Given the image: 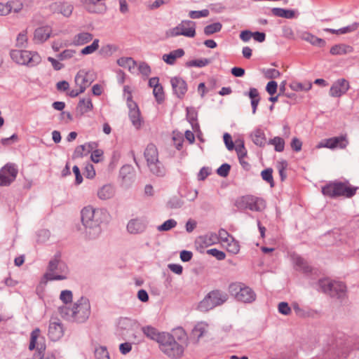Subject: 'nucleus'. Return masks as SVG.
Segmentation results:
<instances>
[{
  "label": "nucleus",
  "mask_w": 359,
  "mask_h": 359,
  "mask_svg": "<svg viewBox=\"0 0 359 359\" xmlns=\"http://www.w3.org/2000/svg\"><path fill=\"white\" fill-rule=\"evenodd\" d=\"M224 142L228 150L231 151L234 149V144L230 134L226 133L224 135Z\"/></svg>",
  "instance_id": "obj_61"
},
{
  "label": "nucleus",
  "mask_w": 359,
  "mask_h": 359,
  "mask_svg": "<svg viewBox=\"0 0 359 359\" xmlns=\"http://www.w3.org/2000/svg\"><path fill=\"white\" fill-rule=\"evenodd\" d=\"M280 73L276 69H267L264 70V76L268 79H276L279 77Z\"/></svg>",
  "instance_id": "obj_58"
},
{
  "label": "nucleus",
  "mask_w": 359,
  "mask_h": 359,
  "mask_svg": "<svg viewBox=\"0 0 359 359\" xmlns=\"http://www.w3.org/2000/svg\"><path fill=\"white\" fill-rule=\"evenodd\" d=\"M158 343L161 351L170 358H179L183 355L184 347L169 333L163 332Z\"/></svg>",
  "instance_id": "obj_4"
},
{
  "label": "nucleus",
  "mask_w": 359,
  "mask_h": 359,
  "mask_svg": "<svg viewBox=\"0 0 359 359\" xmlns=\"http://www.w3.org/2000/svg\"><path fill=\"white\" fill-rule=\"evenodd\" d=\"M153 94L155 97L156 102L158 104L162 103L165 100V94L163 88L161 85L157 86L153 89Z\"/></svg>",
  "instance_id": "obj_47"
},
{
  "label": "nucleus",
  "mask_w": 359,
  "mask_h": 359,
  "mask_svg": "<svg viewBox=\"0 0 359 359\" xmlns=\"http://www.w3.org/2000/svg\"><path fill=\"white\" fill-rule=\"evenodd\" d=\"M278 311L283 315H289L291 313V309L287 302H280L278 304Z\"/></svg>",
  "instance_id": "obj_60"
},
{
  "label": "nucleus",
  "mask_w": 359,
  "mask_h": 359,
  "mask_svg": "<svg viewBox=\"0 0 359 359\" xmlns=\"http://www.w3.org/2000/svg\"><path fill=\"white\" fill-rule=\"evenodd\" d=\"M140 72L146 76H148L151 74V68L146 62H141L139 65Z\"/></svg>",
  "instance_id": "obj_64"
},
{
  "label": "nucleus",
  "mask_w": 359,
  "mask_h": 359,
  "mask_svg": "<svg viewBox=\"0 0 359 359\" xmlns=\"http://www.w3.org/2000/svg\"><path fill=\"white\" fill-rule=\"evenodd\" d=\"M170 83L173 93L178 98H182L187 91L186 81L180 77L175 76L171 79Z\"/></svg>",
  "instance_id": "obj_21"
},
{
  "label": "nucleus",
  "mask_w": 359,
  "mask_h": 359,
  "mask_svg": "<svg viewBox=\"0 0 359 359\" xmlns=\"http://www.w3.org/2000/svg\"><path fill=\"white\" fill-rule=\"evenodd\" d=\"M96 359H110L109 352L105 346H99L95 350Z\"/></svg>",
  "instance_id": "obj_46"
},
{
  "label": "nucleus",
  "mask_w": 359,
  "mask_h": 359,
  "mask_svg": "<svg viewBox=\"0 0 359 359\" xmlns=\"http://www.w3.org/2000/svg\"><path fill=\"white\" fill-rule=\"evenodd\" d=\"M60 313L62 317L72 322L79 323L86 322L90 315V304L86 297H80L71 308L67 306L60 307Z\"/></svg>",
  "instance_id": "obj_2"
},
{
  "label": "nucleus",
  "mask_w": 359,
  "mask_h": 359,
  "mask_svg": "<svg viewBox=\"0 0 359 359\" xmlns=\"http://www.w3.org/2000/svg\"><path fill=\"white\" fill-rule=\"evenodd\" d=\"M350 88L349 82L345 79H339L333 83L330 89V95L333 97H339L346 93Z\"/></svg>",
  "instance_id": "obj_18"
},
{
  "label": "nucleus",
  "mask_w": 359,
  "mask_h": 359,
  "mask_svg": "<svg viewBox=\"0 0 359 359\" xmlns=\"http://www.w3.org/2000/svg\"><path fill=\"white\" fill-rule=\"evenodd\" d=\"M147 226V223L145 219L137 217L129 220L127 231L131 234H138L144 232Z\"/></svg>",
  "instance_id": "obj_20"
},
{
  "label": "nucleus",
  "mask_w": 359,
  "mask_h": 359,
  "mask_svg": "<svg viewBox=\"0 0 359 359\" xmlns=\"http://www.w3.org/2000/svg\"><path fill=\"white\" fill-rule=\"evenodd\" d=\"M210 60L207 58H201L196 60H189L186 62L185 65L187 67H203L210 63Z\"/></svg>",
  "instance_id": "obj_38"
},
{
  "label": "nucleus",
  "mask_w": 359,
  "mask_h": 359,
  "mask_svg": "<svg viewBox=\"0 0 359 359\" xmlns=\"http://www.w3.org/2000/svg\"><path fill=\"white\" fill-rule=\"evenodd\" d=\"M57 8L64 16L69 17L73 11V6L69 3H60L57 5Z\"/></svg>",
  "instance_id": "obj_41"
},
{
  "label": "nucleus",
  "mask_w": 359,
  "mask_h": 359,
  "mask_svg": "<svg viewBox=\"0 0 359 359\" xmlns=\"http://www.w3.org/2000/svg\"><path fill=\"white\" fill-rule=\"evenodd\" d=\"M50 233L47 229H40L36 233V242L38 243H44L48 241Z\"/></svg>",
  "instance_id": "obj_42"
},
{
  "label": "nucleus",
  "mask_w": 359,
  "mask_h": 359,
  "mask_svg": "<svg viewBox=\"0 0 359 359\" xmlns=\"http://www.w3.org/2000/svg\"><path fill=\"white\" fill-rule=\"evenodd\" d=\"M115 188L111 184L102 186L97 191V196L101 200L111 198L115 194Z\"/></svg>",
  "instance_id": "obj_28"
},
{
  "label": "nucleus",
  "mask_w": 359,
  "mask_h": 359,
  "mask_svg": "<svg viewBox=\"0 0 359 359\" xmlns=\"http://www.w3.org/2000/svg\"><path fill=\"white\" fill-rule=\"evenodd\" d=\"M11 60L18 65L34 67L41 62L40 55L36 51L26 50H11Z\"/></svg>",
  "instance_id": "obj_6"
},
{
  "label": "nucleus",
  "mask_w": 359,
  "mask_h": 359,
  "mask_svg": "<svg viewBox=\"0 0 359 359\" xmlns=\"http://www.w3.org/2000/svg\"><path fill=\"white\" fill-rule=\"evenodd\" d=\"M60 299L63 303L66 304L71 303L73 299V294L71 290H62L60 293Z\"/></svg>",
  "instance_id": "obj_52"
},
{
  "label": "nucleus",
  "mask_w": 359,
  "mask_h": 359,
  "mask_svg": "<svg viewBox=\"0 0 359 359\" xmlns=\"http://www.w3.org/2000/svg\"><path fill=\"white\" fill-rule=\"evenodd\" d=\"M317 286L318 290L332 297L342 298L346 292V287L344 283L330 280L328 278L320 279L318 281Z\"/></svg>",
  "instance_id": "obj_9"
},
{
  "label": "nucleus",
  "mask_w": 359,
  "mask_h": 359,
  "mask_svg": "<svg viewBox=\"0 0 359 359\" xmlns=\"http://www.w3.org/2000/svg\"><path fill=\"white\" fill-rule=\"evenodd\" d=\"M48 335L50 340L56 341L64 335V327L61 322L57 319L50 321Z\"/></svg>",
  "instance_id": "obj_19"
},
{
  "label": "nucleus",
  "mask_w": 359,
  "mask_h": 359,
  "mask_svg": "<svg viewBox=\"0 0 359 359\" xmlns=\"http://www.w3.org/2000/svg\"><path fill=\"white\" fill-rule=\"evenodd\" d=\"M277 88V82H276L275 81H271L267 83L266 90L269 95H273L276 93Z\"/></svg>",
  "instance_id": "obj_63"
},
{
  "label": "nucleus",
  "mask_w": 359,
  "mask_h": 359,
  "mask_svg": "<svg viewBox=\"0 0 359 359\" xmlns=\"http://www.w3.org/2000/svg\"><path fill=\"white\" fill-rule=\"evenodd\" d=\"M184 54V50L182 48H177L172 50L168 54H164L162 59L168 65H173L176 60L183 57Z\"/></svg>",
  "instance_id": "obj_26"
},
{
  "label": "nucleus",
  "mask_w": 359,
  "mask_h": 359,
  "mask_svg": "<svg viewBox=\"0 0 359 359\" xmlns=\"http://www.w3.org/2000/svg\"><path fill=\"white\" fill-rule=\"evenodd\" d=\"M290 87L292 90L299 91V90H309L312 87V83L311 82H306L304 83L299 82H293L291 83Z\"/></svg>",
  "instance_id": "obj_43"
},
{
  "label": "nucleus",
  "mask_w": 359,
  "mask_h": 359,
  "mask_svg": "<svg viewBox=\"0 0 359 359\" xmlns=\"http://www.w3.org/2000/svg\"><path fill=\"white\" fill-rule=\"evenodd\" d=\"M39 334H40V330L39 328L34 329L31 332L30 342H29V350H34V348L37 349V346L41 345V344H38L36 346V340L39 336Z\"/></svg>",
  "instance_id": "obj_45"
},
{
  "label": "nucleus",
  "mask_w": 359,
  "mask_h": 359,
  "mask_svg": "<svg viewBox=\"0 0 359 359\" xmlns=\"http://www.w3.org/2000/svg\"><path fill=\"white\" fill-rule=\"evenodd\" d=\"M218 243L217 234L214 232H208L196 238L195 245L197 249L205 248Z\"/></svg>",
  "instance_id": "obj_17"
},
{
  "label": "nucleus",
  "mask_w": 359,
  "mask_h": 359,
  "mask_svg": "<svg viewBox=\"0 0 359 359\" xmlns=\"http://www.w3.org/2000/svg\"><path fill=\"white\" fill-rule=\"evenodd\" d=\"M129 118L132 124L136 128H139L141 126L140 112L136 104L133 108H130L129 111Z\"/></svg>",
  "instance_id": "obj_32"
},
{
  "label": "nucleus",
  "mask_w": 359,
  "mask_h": 359,
  "mask_svg": "<svg viewBox=\"0 0 359 359\" xmlns=\"http://www.w3.org/2000/svg\"><path fill=\"white\" fill-rule=\"evenodd\" d=\"M18 170L14 163H7L0 170V186H8L16 178Z\"/></svg>",
  "instance_id": "obj_13"
},
{
  "label": "nucleus",
  "mask_w": 359,
  "mask_h": 359,
  "mask_svg": "<svg viewBox=\"0 0 359 359\" xmlns=\"http://www.w3.org/2000/svg\"><path fill=\"white\" fill-rule=\"evenodd\" d=\"M359 27V22H353V24L339 29L340 34H345L355 32Z\"/></svg>",
  "instance_id": "obj_57"
},
{
  "label": "nucleus",
  "mask_w": 359,
  "mask_h": 359,
  "mask_svg": "<svg viewBox=\"0 0 359 359\" xmlns=\"http://www.w3.org/2000/svg\"><path fill=\"white\" fill-rule=\"evenodd\" d=\"M177 222L173 219H170L164 222L161 225L158 226L157 229L159 231H168L177 226Z\"/></svg>",
  "instance_id": "obj_44"
},
{
  "label": "nucleus",
  "mask_w": 359,
  "mask_h": 359,
  "mask_svg": "<svg viewBox=\"0 0 359 359\" xmlns=\"http://www.w3.org/2000/svg\"><path fill=\"white\" fill-rule=\"evenodd\" d=\"M358 187L351 185L348 180L330 181L321 188L322 194L330 198L344 197L350 198L355 195Z\"/></svg>",
  "instance_id": "obj_3"
},
{
  "label": "nucleus",
  "mask_w": 359,
  "mask_h": 359,
  "mask_svg": "<svg viewBox=\"0 0 359 359\" xmlns=\"http://www.w3.org/2000/svg\"><path fill=\"white\" fill-rule=\"evenodd\" d=\"M68 272V267L61 260L60 255H56L50 260L44 278L47 280H65L67 278Z\"/></svg>",
  "instance_id": "obj_5"
},
{
  "label": "nucleus",
  "mask_w": 359,
  "mask_h": 359,
  "mask_svg": "<svg viewBox=\"0 0 359 359\" xmlns=\"http://www.w3.org/2000/svg\"><path fill=\"white\" fill-rule=\"evenodd\" d=\"M207 253L215 257L219 261L224 260L226 257V254L223 251L219 250L216 248H212L207 250Z\"/></svg>",
  "instance_id": "obj_53"
},
{
  "label": "nucleus",
  "mask_w": 359,
  "mask_h": 359,
  "mask_svg": "<svg viewBox=\"0 0 359 359\" xmlns=\"http://www.w3.org/2000/svg\"><path fill=\"white\" fill-rule=\"evenodd\" d=\"M99 48V40L95 39L93 42L89 45L83 48L81 50V53L82 55H88L94 53Z\"/></svg>",
  "instance_id": "obj_48"
},
{
  "label": "nucleus",
  "mask_w": 359,
  "mask_h": 359,
  "mask_svg": "<svg viewBox=\"0 0 359 359\" xmlns=\"http://www.w3.org/2000/svg\"><path fill=\"white\" fill-rule=\"evenodd\" d=\"M301 38L302 40L310 43L311 45L320 48L324 47L326 45V42L324 39L318 38L309 32L302 33L301 35Z\"/></svg>",
  "instance_id": "obj_27"
},
{
  "label": "nucleus",
  "mask_w": 359,
  "mask_h": 359,
  "mask_svg": "<svg viewBox=\"0 0 359 359\" xmlns=\"http://www.w3.org/2000/svg\"><path fill=\"white\" fill-rule=\"evenodd\" d=\"M205 332V326L201 323L196 325L192 330V334L197 339H199Z\"/></svg>",
  "instance_id": "obj_51"
},
{
  "label": "nucleus",
  "mask_w": 359,
  "mask_h": 359,
  "mask_svg": "<svg viewBox=\"0 0 359 359\" xmlns=\"http://www.w3.org/2000/svg\"><path fill=\"white\" fill-rule=\"evenodd\" d=\"M209 15V11L208 9H203L201 11H191L189 13V18L191 19H198L201 18L207 17Z\"/></svg>",
  "instance_id": "obj_50"
},
{
  "label": "nucleus",
  "mask_w": 359,
  "mask_h": 359,
  "mask_svg": "<svg viewBox=\"0 0 359 359\" xmlns=\"http://www.w3.org/2000/svg\"><path fill=\"white\" fill-rule=\"evenodd\" d=\"M144 154L150 171L158 177H163L166 170L158 160V152L156 147L154 144H148Z\"/></svg>",
  "instance_id": "obj_8"
},
{
  "label": "nucleus",
  "mask_w": 359,
  "mask_h": 359,
  "mask_svg": "<svg viewBox=\"0 0 359 359\" xmlns=\"http://www.w3.org/2000/svg\"><path fill=\"white\" fill-rule=\"evenodd\" d=\"M81 215L86 236L90 239L97 238L102 232L101 224L108 218L107 211L103 208H94L88 205L81 210Z\"/></svg>",
  "instance_id": "obj_1"
},
{
  "label": "nucleus",
  "mask_w": 359,
  "mask_h": 359,
  "mask_svg": "<svg viewBox=\"0 0 359 359\" xmlns=\"http://www.w3.org/2000/svg\"><path fill=\"white\" fill-rule=\"evenodd\" d=\"M143 334L149 339L158 342L160 337L162 336L163 332H158V330L151 326H143L141 328Z\"/></svg>",
  "instance_id": "obj_29"
},
{
  "label": "nucleus",
  "mask_w": 359,
  "mask_h": 359,
  "mask_svg": "<svg viewBox=\"0 0 359 359\" xmlns=\"http://www.w3.org/2000/svg\"><path fill=\"white\" fill-rule=\"evenodd\" d=\"M261 176L263 180L268 182L271 187L274 186V181L273 178V169L272 168H266L262 171Z\"/></svg>",
  "instance_id": "obj_40"
},
{
  "label": "nucleus",
  "mask_w": 359,
  "mask_h": 359,
  "mask_svg": "<svg viewBox=\"0 0 359 359\" xmlns=\"http://www.w3.org/2000/svg\"><path fill=\"white\" fill-rule=\"evenodd\" d=\"M95 75L92 72L80 70L76 75L74 81L76 87L83 88V91L93 82Z\"/></svg>",
  "instance_id": "obj_16"
},
{
  "label": "nucleus",
  "mask_w": 359,
  "mask_h": 359,
  "mask_svg": "<svg viewBox=\"0 0 359 359\" xmlns=\"http://www.w3.org/2000/svg\"><path fill=\"white\" fill-rule=\"evenodd\" d=\"M231 170V165L228 163H223L220 167L217 170V173L218 175L222 177H226L229 175Z\"/></svg>",
  "instance_id": "obj_55"
},
{
  "label": "nucleus",
  "mask_w": 359,
  "mask_h": 359,
  "mask_svg": "<svg viewBox=\"0 0 359 359\" xmlns=\"http://www.w3.org/2000/svg\"><path fill=\"white\" fill-rule=\"evenodd\" d=\"M227 300V294L219 290L210 292L199 303L198 309L201 311H208L217 306H220Z\"/></svg>",
  "instance_id": "obj_11"
},
{
  "label": "nucleus",
  "mask_w": 359,
  "mask_h": 359,
  "mask_svg": "<svg viewBox=\"0 0 359 359\" xmlns=\"http://www.w3.org/2000/svg\"><path fill=\"white\" fill-rule=\"evenodd\" d=\"M251 139L255 144L264 147L266 143V138L264 131L261 128H255L250 135Z\"/></svg>",
  "instance_id": "obj_25"
},
{
  "label": "nucleus",
  "mask_w": 359,
  "mask_h": 359,
  "mask_svg": "<svg viewBox=\"0 0 359 359\" xmlns=\"http://www.w3.org/2000/svg\"><path fill=\"white\" fill-rule=\"evenodd\" d=\"M93 39V35L88 32H81L74 36V42L76 45H83Z\"/></svg>",
  "instance_id": "obj_34"
},
{
  "label": "nucleus",
  "mask_w": 359,
  "mask_h": 359,
  "mask_svg": "<svg viewBox=\"0 0 359 359\" xmlns=\"http://www.w3.org/2000/svg\"><path fill=\"white\" fill-rule=\"evenodd\" d=\"M222 28V25L220 22H214L204 27V34L206 36H210L215 33L220 32Z\"/></svg>",
  "instance_id": "obj_37"
},
{
  "label": "nucleus",
  "mask_w": 359,
  "mask_h": 359,
  "mask_svg": "<svg viewBox=\"0 0 359 359\" xmlns=\"http://www.w3.org/2000/svg\"><path fill=\"white\" fill-rule=\"evenodd\" d=\"M240 163L243 164V158L247 155V151L245 148L244 144L242 142L241 144H238L235 148Z\"/></svg>",
  "instance_id": "obj_54"
},
{
  "label": "nucleus",
  "mask_w": 359,
  "mask_h": 359,
  "mask_svg": "<svg viewBox=\"0 0 359 359\" xmlns=\"http://www.w3.org/2000/svg\"><path fill=\"white\" fill-rule=\"evenodd\" d=\"M234 205L239 211L250 210L255 212H262L266 206V201L262 198L252 195L238 197L236 199Z\"/></svg>",
  "instance_id": "obj_7"
},
{
  "label": "nucleus",
  "mask_w": 359,
  "mask_h": 359,
  "mask_svg": "<svg viewBox=\"0 0 359 359\" xmlns=\"http://www.w3.org/2000/svg\"><path fill=\"white\" fill-rule=\"evenodd\" d=\"M117 64L123 68L128 69L131 72L133 69H135L137 62L132 57H121L117 60Z\"/></svg>",
  "instance_id": "obj_35"
},
{
  "label": "nucleus",
  "mask_w": 359,
  "mask_h": 359,
  "mask_svg": "<svg viewBox=\"0 0 359 359\" xmlns=\"http://www.w3.org/2000/svg\"><path fill=\"white\" fill-rule=\"evenodd\" d=\"M75 53H76L75 50L67 49V50H65L64 51H62V53H60L57 55V58L60 60H67V59L72 58L74 55Z\"/></svg>",
  "instance_id": "obj_59"
},
{
  "label": "nucleus",
  "mask_w": 359,
  "mask_h": 359,
  "mask_svg": "<svg viewBox=\"0 0 359 359\" xmlns=\"http://www.w3.org/2000/svg\"><path fill=\"white\" fill-rule=\"evenodd\" d=\"M168 34L175 37L180 35L187 37H194L196 35V23L191 20H182L177 26L170 29Z\"/></svg>",
  "instance_id": "obj_12"
},
{
  "label": "nucleus",
  "mask_w": 359,
  "mask_h": 359,
  "mask_svg": "<svg viewBox=\"0 0 359 359\" xmlns=\"http://www.w3.org/2000/svg\"><path fill=\"white\" fill-rule=\"evenodd\" d=\"M119 176L122 179L123 183L126 184H130L135 177L133 167L130 165H123L120 169Z\"/></svg>",
  "instance_id": "obj_24"
},
{
  "label": "nucleus",
  "mask_w": 359,
  "mask_h": 359,
  "mask_svg": "<svg viewBox=\"0 0 359 359\" xmlns=\"http://www.w3.org/2000/svg\"><path fill=\"white\" fill-rule=\"evenodd\" d=\"M52 33V29L49 26L38 27L34 33L33 41L35 43H43L47 41Z\"/></svg>",
  "instance_id": "obj_22"
},
{
  "label": "nucleus",
  "mask_w": 359,
  "mask_h": 359,
  "mask_svg": "<svg viewBox=\"0 0 359 359\" xmlns=\"http://www.w3.org/2000/svg\"><path fill=\"white\" fill-rule=\"evenodd\" d=\"M268 144L273 145L275 151L278 152H282L285 148V141L280 137H275L273 139H270Z\"/></svg>",
  "instance_id": "obj_36"
},
{
  "label": "nucleus",
  "mask_w": 359,
  "mask_h": 359,
  "mask_svg": "<svg viewBox=\"0 0 359 359\" xmlns=\"http://www.w3.org/2000/svg\"><path fill=\"white\" fill-rule=\"evenodd\" d=\"M45 349V345L38 346L37 353L35 354V358H39V359H55V356L53 354H48L47 357L44 358L43 355Z\"/></svg>",
  "instance_id": "obj_56"
},
{
  "label": "nucleus",
  "mask_w": 359,
  "mask_h": 359,
  "mask_svg": "<svg viewBox=\"0 0 359 359\" xmlns=\"http://www.w3.org/2000/svg\"><path fill=\"white\" fill-rule=\"evenodd\" d=\"M93 107L90 97L81 99L77 106V111L83 115L92 110Z\"/></svg>",
  "instance_id": "obj_31"
},
{
  "label": "nucleus",
  "mask_w": 359,
  "mask_h": 359,
  "mask_svg": "<svg viewBox=\"0 0 359 359\" xmlns=\"http://www.w3.org/2000/svg\"><path fill=\"white\" fill-rule=\"evenodd\" d=\"M217 238L218 242L221 241L224 243H229L230 240H231V238L233 237L230 235L224 229H220L218 231Z\"/></svg>",
  "instance_id": "obj_49"
},
{
  "label": "nucleus",
  "mask_w": 359,
  "mask_h": 359,
  "mask_svg": "<svg viewBox=\"0 0 359 359\" xmlns=\"http://www.w3.org/2000/svg\"><path fill=\"white\" fill-rule=\"evenodd\" d=\"M106 0H80L86 11L90 13L101 14L106 11Z\"/></svg>",
  "instance_id": "obj_15"
},
{
  "label": "nucleus",
  "mask_w": 359,
  "mask_h": 359,
  "mask_svg": "<svg viewBox=\"0 0 359 359\" xmlns=\"http://www.w3.org/2000/svg\"><path fill=\"white\" fill-rule=\"evenodd\" d=\"M353 52V48L351 46L344 43L336 44L333 46L330 50L332 55H341Z\"/></svg>",
  "instance_id": "obj_30"
},
{
  "label": "nucleus",
  "mask_w": 359,
  "mask_h": 359,
  "mask_svg": "<svg viewBox=\"0 0 359 359\" xmlns=\"http://www.w3.org/2000/svg\"><path fill=\"white\" fill-rule=\"evenodd\" d=\"M349 142L347 135H341L338 137H333L325 139L318 145V147H325L330 149H344L348 145Z\"/></svg>",
  "instance_id": "obj_14"
},
{
  "label": "nucleus",
  "mask_w": 359,
  "mask_h": 359,
  "mask_svg": "<svg viewBox=\"0 0 359 359\" xmlns=\"http://www.w3.org/2000/svg\"><path fill=\"white\" fill-rule=\"evenodd\" d=\"M292 260L295 265L296 270L302 271L307 276L313 272V269L312 267L301 256L298 255H292Z\"/></svg>",
  "instance_id": "obj_23"
},
{
  "label": "nucleus",
  "mask_w": 359,
  "mask_h": 359,
  "mask_svg": "<svg viewBox=\"0 0 359 359\" xmlns=\"http://www.w3.org/2000/svg\"><path fill=\"white\" fill-rule=\"evenodd\" d=\"M28 41L27 37V30H23L20 33L18 34L16 39V46L18 48H25L27 47Z\"/></svg>",
  "instance_id": "obj_39"
},
{
  "label": "nucleus",
  "mask_w": 359,
  "mask_h": 359,
  "mask_svg": "<svg viewBox=\"0 0 359 359\" xmlns=\"http://www.w3.org/2000/svg\"><path fill=\"white\" fill-rule=\"evenodd\" d=\"M229 246L228 250L231 252L236 254L239 251V245L237 241H235L234 238H231V240L226 243Z\"/></svg>",
  "instance_id": "obj_62"
},
{
  "label": "nucleus",
  "mask_w": 359,
  "mask_h": 359,
  "mask_svg": "<svg viewBox=\"0 0 359 359\" xmlns=\"http://www.w3.org/2000/svg\"><path fill=\"white\" fill-rule=\"evenodd\" d=\"M271 12L275 16L281 17L286 19H292L295 17V12L293 10L274 8L272 9Z\"/></svg>",
  "instance_id": "obj_33"
},
{
  "label": "nucleus",
  "mask_w": 359,
  "mask_h": 359,
  "mask_svg": "<svg viewBox=\"0 0 359 359\" xmlns=\"http://www.w3.org/2000/svg\"><path fill=\"white\" fill-rule=\"evenodd\" d=\"M229 293L236 299L243 303H252L256 299V294L250 287L241 283H233L229 287Z\"/></svg>",
  "instance_id": "obj_10"
}]
</instances>
